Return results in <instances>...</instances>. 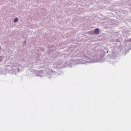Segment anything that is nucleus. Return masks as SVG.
Segmentation results:
<instances>
[{
    "mask_svg": "<svg viewBox=\"0 0 131 131\" xmlns=\"http://www.w3.org/2000/svg\"><path fill=\"white\" fill-rule=\"evenodd\" d=\"M14 22H15V23H16V22H18V18H15L14 19Z\"/></svg>",
    "mask_w": 131,
    "mask_h": 131,
    "instance_id": "2",
    "label": "nucleus"
},
{
    "mask_svg": "<svg viewBox=\"0 0 131 131\" xmlns=\"http://www.w3.org/2000/svg\"><path fill=\"white\" fill-rule=\"evenodd\" d=\"M99 32L100 30L98 28L95 29L94 31V33H95V34H99Z\"/></svg>",
    "mask_w": 131,
    "mask_h": 131,
    "instance_id": "1",
    "label": "nucleus"
}]
</instances>
